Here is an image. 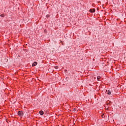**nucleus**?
Segmentation results:
<instances>
[{"instance_id": "f257e3e1", "label": "nucleus", "mask_w": 126, "mask_h": 126, "mask_svg": "<svg viewBox=\"0 0 126 126\" xmlns=\"http://www.w3.org/2000/svg\"><path fill=\"white\" fill-rule=\"evenodd\" d=\"M18 115L20 117H22L23 116V112L22 111H19L18 112Z\"/></svg>"}, {"instance_id": "f03ea898", "label": "nucleus", "mask_w": 126, "mask_h": 126, "mask_svg": "<svg viewBox=\"0 0 126 126\" xmlns=\"http://www.w3.org/2000/svg\"><path fill=\"white\" fill-rule=\"evenodd\" d=\"M90 12H95V9H91L90 10Z\"/></svg>"}, {"instance_id": "7ed1b4c3", "label": "nucleus", "mask_w": 126, "mask_h": 126, "mask_svg": "<svg viewBox=\"0 0 126 126\" xmlns=\"http://www.w3.org/2000/svg\"><path fill=\"white\" fill-rule=\"evenodd\" d=\"M39 114L41 116H43V115H44V112L43 111H39Z\"/></svg>"}, {"instance_id": "20e7f679", "label": "nucleus", "mask_w": 126, "mask_h": 126, "mask_svg": "<svg viewBox=\"0 0 126 126\" xmlns=\"http://www.w3.org/2000/svg\"><path fill=\"white\" fill-rule=\"evenodd\" d=\"M35 65H37V62H34L32 64V66H35Z\"/></svg>"}, {"instance_id": "39448f33", "label": "nucleus", "mask_w": 126, "mask_h": 126, "mask_svg": "<svg viewBox=\"0 0 126 126\" xmlns=\"http://www.w3.org/2000/svg\"><path fill=\"white\" fill-rule=\"evenodd\" d=\"M107 94H108V95H111V91H108V92H107Z\"/></svg>"}, {"instance_id": "423d86ee", "label": "nucleus", "mask_w": 126, "mask_h": 126, "mask_svg": "<svg viewBox=\"0 0 126 126\" xmlns=\"http://www.w3.org/2000/svg\"><path fill=\"white\" fill-rule=\"evenodd\" d=\"M101 78V77L100 76H97V80H99Z\"/></svg>"}, {"instance_id": "0eeeda50", "label": "nucleus", "mask_w": 126, "mask_h": 126, "mask_svg": "<svg viewBox=\"0 0 126 126\" xmlns=\"http://www.w3.org/2000/svg\"><path fill=\"white\" fill-rule=\"evenodd\" d=\"M0 16H1V17H4V14H1Z\"/></svg>"}, {"instance_id": "6e6552de", "label": "nucleus", "mask_w": 126, "mask_h": 126, "mask_svg": "<svg viewBox=\"0 0 126 126\" xmlns=\"http://www.w3.org/2000/svg\"><path fill=\"white\" fill-rule=\"evenodd\" d=\"M46 17H50V15H46Z\"/></svg>"}, {"instance_id": "1a4fd4ad", "label": "nucleus", "mask_w": 126, "mask_h": 126, "mask_svg": "<svg viewBox=\"0 0 126 126\" xmlns=\"http://www.w3.org/2000/svg\"><path fill=\"white\" fill-rule=\"evenodd\" d=\"M102 118H104V115H102Z\"/></svg>"}]
</instances>
